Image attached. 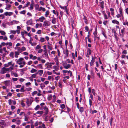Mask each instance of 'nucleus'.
<instances>
[{
    "mask_svg": "<svg viewBox=\"0 0 128 128\" xmlns=\"http://www.w3.org/2000/svg\"><path fill=\"white\" fill-rule=\"evenodd\" d=\"M22 52L26 50V48L24 46L22 47Z\"/></svg>",
    "mask_w": 128,
    "mask_h": 128,
    "instance_id": "62",
    "label": "nucleus"
},
{
    "mask_svg": "<svg viewBox=\"0 0 128 128\" xmlns=\"http://www.w3.org/2000/svg\"><path fill=\"white\" fill-rule=\"evenodd\" d=\"M0 34L2 36H6V32L4 31L1 30Z\"/></svg>",
    "mask_w": 128,
    "mask_h": 128,
    "instance_id": "33",
    "label": "nucleus"
},
{
    "mask_svg": "<svg viewBox=\"0 0 128 128\" xmlns=\"http://www.w3.org/2000/svg\"><path fill=\"white\" fill-rule=\"evenodd\" d=\"M41 48V46L40 45H38L36 47L35 50L37 51L38 50H39Z\"/></svg>",
    "mask_w": 128,
    "mask_h": 128,
    "instance_id": "27",
    "label": "nucleus"
},
{
    "mask_svg": "<svg viewBox=\"0 0 128 128\" xmlns=\"http://www.w3.org/2000/svg\"><path fill=\"white\" fill-rule=\"evenodd\" d=\"M33 100V98L32 97L30 99H27L26 103L27 106H30Z\"/></svg>",
    "mask_w": 128,
    "mask_h": 128,
    "instance_id": "3",
    "label": "nucleus"
},
{
    "mask_svg": "<svg viewBox=\"0 0 128 128\" xmlns=\"http://www.w3.org/2000/svg\"><path fill=\"white\" fill-rule=\"evenodd\" d=\"M116 17L118 18H119L121 17L122 18V19L124 20V18L123 12V10L122 8L120 7L119 8V13L118 14L116 15Z\"/></svg>",
    "mask_w": 128,
    "mask_h": 128,
    "instance_id": "1",
    "label": "nucleus"
},
{
    "mask_svg": "<svg viewBox=\"0 0 128 128\" xmlns=\"http://www.w3.org/2000/svg\"><path fill=\"white\" fill-rule=\"evenodd\" d=\"M58 86L60 88H62V84L61 82H59L58 84Z\"/></svg>",
    "mask_w": 128,
    "mask_h": 128,
    "instance_id": "50",
    "label": "nucleus"
},
{
    "mask_svg": "<svg viewBox=\"0 0 128 128\" xmlns=\"http://www.w3.org/2000/svg\"><path fill=\"white\" fill-rule=\"evenodd\" d=\"M89 104L90 107H91L92 105V101L90 99L89 100Z\"/></svg>",
    "mask_w": 128,
    "mask_h": 128,
    "instance_id": "51",
    "label": "nucleus"
},
{
    "mask_svg": "<svg viewBox=\"0 0 128 128\" xmlns=\"http://www.w3.org/2000/svg\"><path fill=\"white\" fill-rule=\"evenodd\" d=\"M64 73V76H66V73H68V74H70V76H72V72L69 70L68 71L67 70H63L62 71Z\"/></svg>",
    "mask_w": 128,
    "mask_h": 128,
    "instance_id": "6",
    "label": "nucleus"
},
{
    "mask_svg": "<svg viewBox=\"0 0 128 128\" xmlns=\"http://www.w3.org/2000/svg\"><path fill=\"white\" fill-rule=\"evenodd\" d=\"M22 115H24V116L26 115L25 113L24 112H21L19 114V116H21Z\"/></svg>",
    "mask_w": 128,
    "mask_h": 128,
    "instance_id": "60",
    "label": "nucleus"
},
{
    "mask_svg": "<svg viewBox=\"0 0 128 128\" xmlns=\"http://www.w3.org/2000/svg\"><path fill=\"white\" fill-rule=\"evenodd\" d=\"M123 24L125 26H128V22L127 21L123 22Z\"/></svg>",
    "mask_w": 128,
    "mask_h": 128,
    "instance_id": "35",
    "label": "nucleus"
},
{
    "mask_svg": "<svg viewBox=\"0 0 128 128\" xmlns=\"http://www.w3.org/2000/svg\"><path fill=\"white\" fill-rule=\"evenodd\" d=\"M46 19V18L44 16H42L40 18L37 20V21H39L41 22H43Z\"/></svg>",
    "mask_w": 128,
    "mask_h": 128,
    "instance_id": "10",
    "label": "nucleus"
},
{
    "mask_svg": "<svg viewBox=\"0 0 128 128\" xmlns=\"http://www.w3.org/2000/svg\"><path fill=\"white\" fill-rule=\"evenodd\" d=\"M27 24L28 25H31L32 24V20H30L27 21Z\"/></svg>",
    "mask_w": 128,
    "mask_h": 128,
    "instance_id": "22",
    "label": "nucleus"
},
{
    "mask_svg": "<svg viewBox=\"0 0 128 128\" xmlns=\"http://www.w3.org/2000/svg\"><path fill=\"white\" fill-rule=\"evenodd\" d=\"M110 10L111 12V15L114 17L115 15L114 9L113 8H110Z\"/></svg>",
    "mask_w": 128,
    "mask_h": 128,
    "instance_id": "17",
    "label": "nucleus"
},
{
    "mask_svg": "<svg viewBox=\"0 0 128 128\" xmlns=\"http://www.w3.org/2000/svg\"><path fill=\"white\" fill-rule=\"evenodd\" d=\"M19 22L18 21H16V20H13L12 22V23L13 24H18Z\"/></svg>",
    "mask_w": 128,
    "mask_h": 128,
    "instance_id": "36",
    "label": "nucleus"
},
{
    "mask_svg": "<svg viewBox=\"0 0 128 128\" xmlns=\"http://www.w3.org/2000/svg\"><path fill=\"white\" fill-rule=\"evenodd\" d=\"M94 36L95 38H96L98 39L99 40V37H97V30H96V31L94 33Z\"/></svg>",
    "mask_w": 128,
    "mask_h": 128,
    "instance_id": "21",
    "label": "nucleus"
},
{
    "mask_svg": "<svg viewBox=\"0 0 128 128\" xmlns=\"http://www.w3.org/2000/svg\"><path fill=\"white\" fill-rule=\"evenodd\" d=\"M61 108L62 109H64L65 108V105L64 104H62L60 106Z\"/></svg>",
    "mask_w": 128,
    "mask_h": 128,
    "instance_id": "64",
    "label": "nucleus"
},
{
    "mask_svg": "<svg viewBox=\"0 0 128 128\" xmlns=\"http://www.w3.org/2000/svg\"><path fill=\"white\" fill-rule=\"evenodd\" d=\"M44 113L43 111H39L35 113L34 115L36 116H37V114H39L40 115V116H42Z\"/></svg>",
    "mask_w": 128,
    "mask_h": 128,
    "instance_id": "12",
    "label": "nucleus"
},
{
    "mask_svg": "<svg viewBox=\"0 0 128 128\" xmlns=\"http://www.w3.org/2000/svg\"><path fill=\"white\" fill-rule=\"evenodd\" d=\"M40 108V106L39 105H38L35 108V110H37L39 109V108Z\"/></svg>",
    "mask_w": 128,
    "mask_h": 128,
    "instance_id": "49",
    "label": "nucleus"
},
{
    "mask_svg": "<svg viewBox=\"0 0 128 128\" xmlns=\"http://www.w3.org/2000/svg\"><path fill=\"white\" fill-rule=\"evenodd\" d=\"M52 23L54 24H56V19L54 17L52 18Z\"/></svg>",
    "mask_w": 128,
    "mask_h": 128,
    "instance_id": "19",
    "label": "nucleus"
},
{
    "mask_svg": "<svg viewBox=\"0 0 128 128\" xmlns=\"http://www.w3.org/2000/svg\"><path fill=\"white\" fill-rule=\"evenodd\" d=\"M37 93H38L36 91H34L33 92H32V96H34L36 94H37Z\"/></svg>",
    "mask_w": 128,
    "mask_h": 128,
    "instance_id": "47",
    "label": "nucleus"
},
{
    "mask_svg": "<svg viewBox=\"0 0 128 128\" xmlns=\"http://www.w3.org/2000/svg\"><path fill=\"white\" fill-rule=\"evenodd\" d=\"M54 60L56 62H59L58 60V58L57 57H56V58L54 59Z\"/></svg>",
    "mask_w": 128,
    "mask_h": 128,
    "instance_id": "58",
    "label": "nucleus"
},
{
    "mask_svg": "<svg viewBox=\"0 0 128 128\" xmlns=\"http://www.w3.org/2000/svg\"><path fill=\"white\" fill-rule=\"evenodd\" d=\"M64 54L66 55V57H68L69 53L68 51L67 48H66L65 52H64Z\"/></svg>",
    "mask_w": 128,
    "mask_h": 128,
    "instance_id": "14",
    "label": "nucleus"
},
{
    "mask_svg": "<svg viewBox=\"0 0 128 128\" xmlns=\"http://www.w3.org/2000/svg\"><path fill=\"white\" fill-rule=\"evenodd\" d=\"M48 48L50 50H52V44H51L50 45L48 46Z\"/></svg>",
    "mask_w": 128,
    "mask_h": 128,
    "instance_id": "37",
    "label": "nucleus"
},
{
    "mask_svg": "<svg viewBox=\"0 0 128 128\" xmlns=\"http://www.w3.org/2000/svg\"><path fill=\"white\" fill-rule=\"evenodd\" d=\"M8 71H12L13 68L12 67H10L9 68H7Z\"/></svg>",
    "mask_w": 128,
    "mask_h": 128,
    "instance_id": "42",
    "label": "nucleus"
},
{
    "mask_svg": "<svg viewBox=\"0 0 128 128\" xmlns=\"http://www.w3.org/2000/svg\"><path fill=\"white\" fill-rule=\"evenodd\" d=\"M92 92L94 96H95L96 95V94L95 92L94 89H93L92 90Z\"/></svg>",
    "mask_w": 128,
    "mask_h": 128,
    "instance_id": "54",
    "label": "nucleus"
},
{
    "mask_svg": "<svg viewBox=\"0 0 128 128\" xmlns=\"http://www.w3.org/2000/svg\"><path fill=\"white\" fill-rule=\"evenodd\" d=\"M54 69L56 71H57L58 70V68L57 66H54L53 67Z\"/></svg>",
    "mask_w": 128,
    "mask_h": 128,
    "instance_id": "53",
    "label": "nucleus"
},
{
    "mask_svg": "<svg viewBox=\"0 0 128 128\" xmlns=\"http://www.w3.org/2000/svg\"><path fill=\"white\" fill-rule=\"evenodd\" d=\"M45 66L46 68L48 69L52 68V65L51 64L48 62L46 64Z\"/></svg>",
    "mask_w": 128,
    "mask_h": 128,
    "instance_id": "11",
    "label": "nucleus"
},
{
    "mask_svg": "<svg viewBox=\"0 0 128 128\" xmlns=\"http://www.w3.org/2000/svg\"><path fill=\"white\" fill-rule=\"evenodd\" d=\"M104 2H102L100 3L101 7L102 9L104 8Z\"/></svg>",
    "mask_w": 128,
    "mask_h": 128,
    "instance_id": "38",
    "label": "nucleus"
},
{
    "mask_svg": "<svg viewBox=\"0 0 128 128\" xmlns=\"http://www.w3.org/2000/svg\"><path fill=\"white\" fill-rule=\"evenodd\" d=\"M62 65L64 68L67 69L70 68L71 66L70 64H67L65 62H63Z\"/></svg>",
    "mask_w": 128,
    "mask_h": 128,
    "instance_id": "5",
    "label": "nucleus"
},
{
    "mask_svg": "<svg viewBox=\"0 0 128 128\" xmlns=\"http://www.w3.org/2000/svg\"><path fill=\"white\" fill-rule=\"evenodd\" d=\"M4 83L5 86H8L10 85V81L9 80H7L4 81Z\"/></svg>",
    "mask_w": 128,
    "mask_h": 128,
    "instance_id": "13",
    "label": "nucleus"
},
{
    "mask_svg": "<svg viewBox=\"0 0 128 128\" xmlns=\"http://www.w3.org/2000/svg\"><path fill=\"white\" fill-rule=\"evenodd\" d=\"M15 54L14 56L16 58H18V56L20 54V53L18 52H15Z\"/></svg>",
    "mask_w": 128,
    "mask_h": 128,
    "instance_id": "26",
    "label": "nucleus"
},
{
    "mask_svg": "<svg viewBox=\"0 0 128 128\" xmlns=\"http://www.w3.org/2000/svg\"><path fill=\"white\" fill-rule=\"evenodd\" d=\"M20 91L21 92H24L25 91V90H24V86H22L21 88V89L20 90Z\"/></svg>",
    "mask_w": 128,
    "mask_h": 128,
    "instance_id": "48",
    "label": "nucleus"
},
{
    "mask_svg": "<svg viewBox=\"0 0 128 128\" xmlns=\"http://www.w3.org/2000/svg\"><path fill=\"white\" fill-rule=\"evenodd\" d=\"M14 52H12L10 54V56L11 58H14Z\"/></svg>",
    "mask_w": 128,
    "mask_h": 128,
    "instance_id": "28",
    "label": "nucleus"
},
{
    "mask_svg": "<svg viewBox=\"0 0 128 128\" xmlns=\"http://www.w3.org/2000/svg\"><path fill=\"white\" fill-rule=\"evenodd\" d=\"M68 4H67V6H60V8L62 9H63L65 10L67 14H68V10L67 8V6H68Z\"/></svg>",
    "mask_w": 128,
    "mask_h": 128,
    "instance_id": "7",
    "label": "nucleus"
},
{
    "mask_svg": "<svg viewBox=\"0 0 128 128\" xmlns=\"http://www.w3.org/2000/svg\"><path fill=\"white\" fill-rule=\"evenodd\" d=\"M40 87L42 89H44L45 87V86L44 85V84H40Z\"/></svg>",
    "mask_w": 128,
    "mask_h": 128,
    "instance_id": "39",
    "label": "nucleus"
},
{
    "mask_svg": "<svg viewBox=\"0 0 128 128\" xmlns=\"http://www.w3.org/2000/svg\"><path fill=\"white\" fill-rule=\"evenodd\" d=\"M16 49L17 50L18 52L19 53H21L22 52V48L20 47H18L16 48Z\"/></svg>",
    "mask_w": 128,
    "mask_h": 128,
    "instance_id": "31",
    "label": "nucleus"
},
{
    "mask_svg": "<svg viewBox=\"0 0 128 128\" xmlns=\"http://www.w3.org/2000/svg\"><path fill=\"white\" fill-rule=\"evenodd\" d=\"M50 24H51L49 21L46 20L44 22L43 26L44 28H47L48 26H50Z\"/></svg>",
    "mask_w": 128,
    "mask_h": 128,
    "instance_id": "4",
    "label": "nucleus"
},
{
    "mask_svg": "<svg viewBox=\"0 0 128 128\" xmlns=\"http://www.w3.org/2000/svg\"><path fill=\"white\" fill-rule=\"evenodd\" d=\"M43 51V50L42 49H41L40 48L38 51V53H40L42 52Z\"/></svg>",
    "mask_w": 128,
    "mask_h": 128,
    "instance_id": "63",
    "label": "nucleus"
},
{
    "mask_svg": "<svg viewBox=\"0 0 128 128\" xmlns=\"http://www.w3.org/2000/svg\"><path fill=\"white\" fill-rule=\"evenodd\" d=\"M127 51L126 50H123V52H122V54H127Z\"/></svg>",
    "mask_w": 128,
    "mask_h": 128,
    "instance_id": "61",
    "label": "nucleus"
},
{
    "mask_svg": "<svg viewBox=\"0 0 128 128\" xmlns=\"http://www.w3.org/2000/svg\"><path fill=\"white\" fill-rule=\"evenodd\" d=\"M92 60L90 63V66H92L94 64V62H95V60L97 58L96 57H93L92 56Z\"/></svg>",
    "mask_w": 128,
    "mask_h": 128,
    "instance_id": "9",
    "label": "nucleus"
},
{
    "mask_svg": "<svg viewBox=\"0 0 128 128\" xmlns=\"http://www.w3.org/2000/svg\"><path fill=\"white\" fill-rule=\"evenodd\" d=\"M45 39L44 38H40V41L42 42H44L45 41Z\"/></svg>",
    "mask_w": 128,
    "mask_h": 128,
    "instance_id": "45",
    "label": "nucleus"
},
{
    "mask_svg": "<svg viewBox=\"0 0 128 128\" xmlns=\"http://www.w3.org/2000/svg\"><path fill=\"white\" fill-rule=\"evenodd\" d=\"M24 60L23 58H20L16 61V63L19 65L21 64L25 65L26 63L24 61Z\"/></svg>",
    "mask_w": 128,
    "mask_h": 128,
    "instance_id": "2",
    "label": "nucleus"
},
{
    "mask_svg": "<svg viewBox=\"0 0 128 128\" xmlns=\"http://www.w3.org/2000/svg\"><path fill=\"white\" fill-rule=\"evenodd\" d=\"M43 73V71L42 70H40L38 71L36 73V74H39L40 76H41Z\"/></svg>",
    "mask_w": 128,
    "mask_h": 128,
    "instance_id": "18",
    "label": "nucleus"
},
{
    "mask_svg": "<svg viewBox=\"0 0 128 128\" xmlns=\"http://www.w3.org/2000/svg\"><path fill=\"white\" fill-rule=\"evenodd\" d=\"M72 55L73 58L74 60H75L76 57L77 58V52L76 51L75 52V54L74 53H72Z\"/></svg>",
    "mask_w": 128,
    "mask_h": 128,
    "instance_id": "15",
    "label": "nucleus"
},
{
    "mask_svg": "<svg viewBox=\"0 0 128 128\" xmlns=\"http://www.w3.org/2000/svg\"><path fill=\"white\" fill-rule=\"evenodd\" d=\"M42 8H43L42 6L40 7L39 8H36V10L39 12H40L41 10H42Z\"/></svg>",
    "mask_w": 128,
    "mask_h": 128,
    "instance_id": "41",
    "label": "nucleus"
},
{
    "mask_svg": "<svg viewBox=\"0 0 128 128\" xmlns=\"http://www.w3.org/2000/svg\"><path fill=\"white\" fill-rule=\"evenodd\" d=\"M34 4H30V8H29L30 9V10H32L34 8Z\"/></svg>",
    "mask_w": 128,
    "mask_h": 128,
    "instance_id": "46",
    "label": "nucleus"
},
{
    "mask_svg": "<svg viewBox=\"0 0 128 128\" xmlns=\"http://www.w3.org/2000/svg\"><path fill=\"white\" fill-rule=\"evenodd\" d=\"M6 9L7 10H9L10 9L11 6L10 4H6Z\"/></svg>",
    "mask_w": 128,
    "mask_h": 128,
    "instance_id": "23",
    "label": "nucleus"
},
{
    "mask_svg": "<svg viewBox=\"0 0 128 128\" xmlns=\"http://www.w3.org/2000/svg\"><path fill=\"white\" fill-rule=\"evenodd\" d=\"M7 71H8L7 69L5 67H3L0 73L2 74H4L6 73Z\"/></svg>",
    "mask_w": 128,
    "mask_h": 128,
    "instance_id": "8",
    "label": "nucleus"
},
{
    "mask_svg": "<svg viewBox=\"0 0 128 128\" xmlns=\"http://www.w3.org/2000/svg\"><path fill=\"white\" fill-rule=\"evenodd\" d=\"M36 74H33L30 77L33 78H36Z\"/></svg>",
    "mask_w": 128,
    "mask_h": 128,
    "instance_id": "55",
    "label": "nucleus"
},
{
    "mask_svg": "<svg viewBox=\"0 0 128 128\" xmlns=\"http://www.w3.org/2000/svg\"><path fill=\"white\" fill-rule=\"evenodd\" d=\"M10 38L11 40H15L16 39V38H14V36L13 34L10 35Z\"/></svg>",
    "mask_w": 128,
    "mask_h": 128,
    "instance_id": "32",
    "label": "nucleus"
},
{
    "mask_svg": "<svg viewBox=\"0 0 128 128\" xmlns=\"http://www.w3.org/2000/svg\"><path fill=\"white\" fill-rule=\"evenodd\" d=\"M24 116V120L25 121H28V120L29 118L27 116H26V115Z\"/></svg>",
    "mask_w": 128,
    "mask_h": 128,
    "instance_id": "44",
    "label": "nucleus"
},
{
    "mask_svg": "<svg viewBox=\"0 0 128 128\" xmlns=\"http://www.w3.org/2000/svg\"><path fill=\"white\" fill-rule=\"evenodd\" d=\"M56 71L55 70H54L52 71L53 73L55 74H56L57 75L59 76L60 75V73L58 72H56Z\"/></svg>",
    "mask_w": 128,
    "mask_h": 128,
    "instance_id": "30",
    "label": "nucleus"
},
{
    "mask_svg": "<svg viewBox=\"0 0 128 128\" xmlns=\"http://www.w3.org/2000/svg\"><path fill=\"white\" fill-rule=\"evenodd\" d=\"M114 36H115V38H116V40H118V38L117 37V34H116V31H114Z\"/></svg>",
    "mask_w": 128,
    "mask_h": 128,
    "instance_id": "43",
    "label": "nucleus"
},
{
    "mask_svg": "<svg viewBox=\"0 0 128 128\" xmlns=\"http://www.w3.org/2000/svg\"><path fill=\"white\" fill-rule=\"evenodd\" d=\"M80 111L81 112H82L84 111V108L83 107H80Z\"/></svg>",
    "mask_w": 128,
    "mask_h": 128,
    "instance_id": "56",
    "label": "nucleus"
},
{
    "mask_svg": "<svg viewBox=\"0 0 128 128\" xmlns=\"http://www.w3.org/2000/svg\"><path fill=\"white\" fill-rule=\"evenodd\" d=\"M92 53L91 50L89 48H88L87 50V54L88 55H90Z\"/></svg>",
    "mask_w": 128,
    "mask_h": 128,
    "instance_id": "29",
    "label": "nucleus"
},
{
    "mask_svg": "<svg viewBox=\"0 0 128 128\" xmlns=\"http://www.w3.org/2000/svg\"><path fill=\"white\" fill-rule=\"evenodd\" d=\"M52 12L54 14L56 15V16H58L59 15V13L57 11L55 10H52Z\"/></svg>",
    "mask_w": 128,
    "mask_h": 128,
    "instance_id": "20",
    "label": "nucleus"
},
{
    "mask_svg": "<svg viewBox=\"0 0 128 128\" xmlns=\"http://www.w3.org/2000/svg\"><path fill=\"white\" fill-rule=\"evenodd\" d=\"M10 32V34H15L16 33V31L15 30H11Z\"/></svg>",
    "mask_w": 128,
    "mask_h": 128,
    "instance_id": "52",
    "label": "nucleus"
},
{
    "mask_svg": "<svg viewBox=\"0 0 128 128\" xmlns=\"http://www.w3.org/2000/svg\"><path fill=\"white\" fill-rule=\"evenodd\" d=\"M112 22L114 24H115L118 25H120L119 22L116 20H113L112 21Z\"/></svg>",
    "mask_w": 128,
    "mask_h": 128,
    "instance_id": "16",
    "label": "nucleus"
},
{
    "mask_svg": "<svg viewBox=\"0 0 128 128\" xmlns=\"http://www.w3.org/2000/svg\"><path fill=\"white\" fill-rule=\"evenodd\" d=\"M50 12L49 10H47L45 12L44 14V16L46 18H47L48 17V16L49 15Z\"/></svg>",
    "mask_w": 128,
    "mask_h": 128,
    "instance_id": "24",
    "label": "nucleus"
},
{
    "mask_svg": "<svg viewBox=\"0 0 128 128\" xmlns=\"http://www.w3.org/2000/svg\"><path fill=\"white\" fill-rule=\"evenodd\" d=\"M42 26V24L41 23L37 24L36 25V28H38L39 27H41Z\"/></svg>",
    "mask_w": 128,
    "mask_h": 128,
    "instance_id": "25",
    "label": "nucleus"
},
{
    "mask_svg": "<svg viewBox=\"0 0 128 128\" xmlns=\"http://www.w3.org/2000/svg\"><path fill=\"white\" fill-rule=\"evenodd\" d=\"M21 122V121L20 120H18L16 122V123L17 125H19L20 124Z\"/></svg>",
    "mask_w": 128,
    "mask_h": 128,
    "instance_id": "40",
    "label": "nucleus"
},
{
    "mask_svg": "<svg viewBox=\"0 0 128 128\" xmlns=\"http://www.w3.org/2000/svg\"><path fill=\"white\" fill-rule=\"evenodd\" d=\"M37 72V70L34 68H32L31 70L30 71V72L32 73H34Z\"/></svg>",
    "mask_w": 128,
    "mask_h": 128,
    "instance_id": "34",
    "label": "nucleus"
},
{
    "mask_svg": "<svg viewBox=\"0 0 128 128\" xmlns=\"http://www.w3.org/2000/svg\"><path fill=\"white\" fill-rule=\"evenodd\" d=\"M52 95H50L48 98V100H50L52 98Z\"/></svg>",
    "mask_w": 128,
    "mask_h": 128,
    "instance_id": "59",
    "label": "nucleus"
},
{
    "mask_svg": "<svg viewBox=\"0 0 128 128\" xmlns=\"http://www.w3.org/2000/svg\"><path fill=\"white\" fill-rule=\"evenodd\" d=\"M44 110L46 111V114H48V109L47 108H46L44 109Z\"/></svg>",
    "mask_w": 128,
    "mask_h": 128,
    "instance_id": "57",
    "label": "nucleus"
}]
</instances>
